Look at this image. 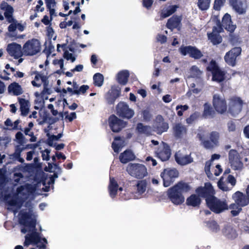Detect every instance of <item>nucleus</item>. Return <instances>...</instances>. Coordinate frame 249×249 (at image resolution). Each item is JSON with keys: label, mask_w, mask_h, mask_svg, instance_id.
<instances>
[{"label": "nucleus", "mask_w": 249, "mask_h": 249, "mask_svg": "<svg viewBox=\"0 0 249 249\" xmlns=\"http://www.w3.org/2000/svg\"><path fill=\"white\" fill-rule=\"evenodd\" d=\"M120 91L116 88H111L107 93L106 99L109 105H112L120 96Z\"/></svg>", "instance_id": "25"}, {"label": "nucleus", "mask_w": 249, "mask_h": 249, "mask_svg": "<svg viewBox=\"0 0 249 249\" xmlns=\"http://www.w3.org/2000/svg\"><path fill=\"white\" fill-rule=\"evenodd\" d=\"M211 0H197V6L202 11L207 10L210 7Z\"/></svg>", "instance_id": "38"}, {"label": "nucleus", "mask_w": 249, "mask_h": 249, "mask_svg": "<svg viewBox=\"0 0 249 249\" xmlns=\"http://www.w3.org/2000/svg\"><path fill=\"white\" fill-rule=\"evenodd\" d=\"M136 130L140 134H145L147 136L151 135L150 127L148 125H144L143 124L141 123L137 124Z\"/></svg>", "instance_id": "34"}, {"label": "nucleus", "mask_w": 249, "mask_h": 249, "mask_svg": "<svg viewBox=\"0 0 249 249\" xmlns=\"http://www.w3.org/2000/svg\"><path fill=\"white\" fill-rule=\"evenodd\" d=\"M83 65L82 64H79L78 65H76L75 67L71 70V71L74 72V71H78L80 72L82 71L83 70Z\"/></svg>", "instance_id": "63"}, {"label": "nucleus", "mask_w": 249, "mask_h": 249, "mask_svg": "<svg viewBox=\"0 0 249 249\" xmlns=\"http://www.w3.org/2000/svg\"><path fill=\"white\" fill-rule=\"evenodd\" d=\"M228 128L229 131H234L236 129L235 124L232 121H230L228 123Z\"/></svg>", "instance_id": "60"}, {"label": "nucleus", "mask_w": 249, "mask_h": 249, "mask_svg": "<svg viewBox=\"0 0 249 249\" xmlns=\"http://www.w3.org/2000/svg\"><path fill=\"white\" fill-rule=\"evenodd\" d=\"M226 1V0H214L213 8L215 10L219 11L220 10Z\"/></svg>", "instance_id": "46"}, {"label": "nucleus", "mask_w": 249, "mask_h": 249, "mask_svg": "<svg viewBox=\"0 0 249 249\" xmlns=\"http://www.w3.org/2000/svg\"><path fill=\"white\" fill-rule=\"evenodd\" d=\"M40 79L41 80V81L44 85V91L48 90V89L47 88V87L48 86L49 84L48 77L42 74Z\"/></svg>", "instance_id": "52"}, {"label": "nucleus", "mask_w": 249, "mask_h": 249, "mask_svg": "<svg viewBox=\"0 0 249 249\" xmlns=\"http://www.w3.org/2000/svg\"><path fill=\"white\" fill-rule=\"evenodd\" d=\"M191 73L193 77L199 78L202 74V71L196 66H193L190 69Z\"/></svg>", "instance_id": "43"}, {"label": "nucleus", "mask_w": 249, "mask_h": 249, "mask_svg": "<svg viewBox=\"0 0 249 249\" xmlns=\"http://www.w3.org/2000/svg\"><path fill=\"white\" fill-rule=\"evenodd\" d=\"M31 218V214L28 212L22 213L19 218V221L20 224L32 229L31 232L28 233L25 236L24 246L36 245L39 249H47L46 247V244L48 243L47 239L45 237L41 238L40 233L36 231V220L32 219L30 221H28Z\"/></svg>", "instance_id": "1"}, {"label": "nucleus", "mask_w": 249, "mask_h": 249, "mask_svg": "<svg viewBox=\"0 0 249 249\" xmlns=\"http://www.w3.org/2000/svg\"><path fill=\"white\" fill-rule=\"evenodd\" d=\"M50 150L46 149L42 153V158L43 160L48 161L50 160Z\"/></svg>", "instance_id": "53"}, {"label": "nucleus", "mask_w": 249, "mask_h": 249, "mask_svg": "<svg viewBox=\"0 0 249 249\" xmlns=\"http://www.w3.org/2000/svg\"><path fill=\"white\" fill-rule=\"evenodd\" d=\"M243 133L245 136L247 138L249 139V124L244 127L243 129Z\"/></svg>", "instance_id": "64"}, {"label": "nucleus", "mask_w": 249, "mask_h": 249, "mask_svg": "<svg viewBox=\"0 0 249 249\" xmlns=\"http://www.w3.org/2000/svg\"><path fill=\"white\" fill-rule=\"evenodd\" d=\"M111 147L114 151L116 153H118L119 152L120 149L121 147L120 144L115 142H112Z\"/></svg>", "instance_id": "56"}, {"label": "nucleus", "mask_w": 249, "mask_h": 249, "mask_svg": "<svg viewBox=\"0 0 249 249\" xmlns=\"http://www.w3.org/2000/svg\"><path fill=\"white\" fill-rule=\"evenodd\" d=\"M59 120V118L58 117L50 116L48 114L45 113L43 115L42 121L40 122L39 124H42L44 123H47L49 125H51L58 122Z\"/></svg>", "instance_id": "33"}, {"label": "nucleus", "mask_w": 249, "mask_h": 249, "mask_svg": "<svg viewBox=\"0 0 249 249\" xmlns=\"http://www.w3.org/2000/svg\"><path fill=\"white\" fill-rule=\"evenodd\" d=\"M189 108V106L187 105H178L176 107V109L177 111V115L179 117L182 116L183 114V112L187 110Z\"/></svg>", "instance_id": "45"}, {"label": "nucleus", "mask_w": 249, "mask_h": 249, "mask_svg": "<svg viewBox=\"0 0 249 249\" xmlns=\"http://www.w3.org/2000/svg\"><path fill=\"white\" fill-rule=\"evenodd\" d=\"M197 136L199 140L201 141L203 146L206 149H212L215 146L211 140H203L202 136L200 134H198Z\"/></svg>", "instance_id": "40"}, {"label": "nucleus", "mask_w": 249, "mask_h": 249, "mask_svg": "<svg viewBox=\"0 0 249 249\" xmlns=\"http://www.w3.org/2000/svg\"><path fill=\"white\" fill-rule=\"evenodd\" d=\"M136 186L138 193L140 194H143L146 190V183L144 180L138 181Z\"/></svg>", "instance_id": "42"}, {"label": "nucleus", "mask_w": 249, "mask_h": 249, "mask_svg": "<svg viewBox=\"0 0 249 249\" xmlns=\"http://www.w3.org/2000/svg\"><path fill=\"white\" fill-rule=\"evenodd\" d=\"M212 73V80L217 83L223 82L226 78L227 71L222 70L214 60H212L206 68Z\"/></svg>", "instance_id": "4"}, {"label": "nucleus", "mask_w": 249, "mask_h": 249, "mask_svg": "<svg viewBox=\"0 0 249 249\" xmlns=\"http://www.w3.org/2000/svg\"><path fill=\"white\" fill-rule=\"evenodd\" d=\"M155 128L158 134H161L167 131L169 128L168 124L163 121L159 122L156 124Z\"/></svg>", "instance_id": "35"}, {"label": "nucleus", "mask_w": 249, "mask_h": 249, "mask_svg": "<svg viewBox=\"0 0 249 249\" xmlns=\"http://www.w3.org/2000/svg\"><path fill=\"white\" fill-rule=\"evenodd\" d=\"M244 101L238 96H234L229 99L228 109L227 112L232 116H236L242 111Z\"/></svg>", "instance_id": "7"}, {"label": "nucleus", "mask_w": 249, "mask_h": 249, "mask_svg": "<svg viewBox=\"0 0 249 249\" xmlns=\"http://www.w3.org/2000/svg\"><path fill=\"white\" fill-rule=\"evenodd\" d=\"M246 194L237 191L232 195V197L238 206L242 208L249 204V184L246 189Z\"/></svg>", "instance_id": "18"}, {"label": "nucleus", "mask_w": 249, "mask_h": 249, "mask_svg": "<svg viewBox=\"0 0 249 249\" xmlns=\"http://www.w3.org/2000/svg\"><path fill=\"white\" fill-rule=\"evenodd\" d=\"M196 194L199 197L205 199L206 204L207 200L210 199L215 195V191L210 182H206L204 186H199L195 191Z\"/></svg>", "instance_id": "13"}, {"label": "nucleus", "mask_w": 249, "mask_h": 249, "mask_svg": "<svg viewBox=\"0 0 249 249\" xmlns=\"http://www.w3.org/2000/svg\"><path fill=\"white\" fill-rule=\"evenodd\" d=\"M201 199L198 195L192 194L187 198L186 204L188 206L198 208L201 203Z\"/></svg>", "instance_id": "23"}, {"label": "nucleus", "mask_w": 249, "mask_h": 249, "mask_svg": "<svg viewBox=\"0 0 249 249\" xmlns=\"http://www.w3.org/2000/svg\"><path fill=\"white\" fill-rule=\"evenodd\" d=\"M118 187L119 185L114 178L110 177L108 191L109 195L112 198L116 196Z\"/></svg>", "instance_id": "31"}, {"label": "nucleus", "mask_w": 249, "mask_h": 249, "mask_svg": "<svg viewBox=\"0 0 249 249\" xmlns=\"http://www.w3.org/2000/svg\"><path fill=\"white\" fill-rule=\"evenodd\" d=\"M181 18L177 16H173L169 18L166 23V27L168 29L173 30L178 28L181 22Z\"/></svg>", "instance_id": "28"}, {"label": "nucleus", "mask_w": 249, "mask_h": 249, "mask_svg": "<svg viewBox=\"0 0 249 249\" xmlns=\"http://www.w3.org/2000/svg\"><path fill=\"white\" fill-rule=\"evenodd\" d=\"M207 207L215 213H220L228 209V205L226 200H222L214 196L207 200Z\"/></svg>", "instance_id": "5"}, {"label": "nucleus", "mask_w": 249, "mask_h": 249, "mask_svg": "<svg viewBox=\"0 0 249 249\" xmlns=\"http://www.w3.org/2000/svg\"><path fill=\"white\" fill-rule=\"evenodd\" d=\"M16 139L19 144L22 145L24 143L25 137L21 132L19 131L16 133Z\"/></svg>", "instance_id": "47"}, {"label": "nucleus", "mask_w": 249, "mask_h": 249, "mask_svg": "<svg viewBox=\"0 0 249 249\" xmlns=\"http://www.w3.org/2000/svg\"><path fill=\"white\" fill-rule=\"evenodd\" d=\"M153 2V0H142V4L143 7L149 10L151 8Z\"/></svg>", "instance_id": "49"}, {"label": "nucleus", "mask_w": 249, "mask_h": 249, "mask_svg": "<svg viewBox=\"0 0 249 249\" xmlns=\"http://www.w3.org/2000/svg\"><path fill=\"white\" fill-rule=\"evenodd\" d=\"M18 101L20 105V115L25 117L27 116L29 112L30 102L28 100L22 98H18Z\"/></svg>", "instance_id": "26"}, {"label": "nucleus", "mask_w": 249, "mask_h": 249, "mask_svg": "<svg viewBox=\"0 0 249 249\" xmlns=\"http://www.w3.org/2000/svg\"><path fill=\"white\" fill-rule=\"evenodd\" d=\"M54 50V47L52 45V44L50 42L48 47H46L45 49L44 50L43 52L46 54L47 56L50 55L52 52Z\"/></svg>", "instance_id": "50"}, {"label": "nucleus", "mask_w": 249, "mask_h": 249, "mask_svg": "<svg viewBox=\"0 0 249 249\" xmlns=\"http://www.w3.org/2000/svg\"><path fill=\"white\" fill-rule=\"evenodd\" d=\"M175 160L177 163L180 165H185L193 162V158L191 154H184L180 150L175 153Z\"/></svg>", "instance_id": "20"}, {"label": "nucleus", "mask_w": 249, "mask_h": 249, "mask_svg": "<svg viewBox=\"0 0 249 249\" xmlns=\"http://www.w3.org/2000/svg\"><path fill=\"white\" fill-rule=\"evenodd\" d=\"M89 89V86L88 85H83L81 86L78 90H77L78 93H76L77 95H78L80 93L84 94L86 93V91Z\"/></svg>", "instance_id": "55"}, {"label": "nucleus", "mask_w": 249, "mask_h": 249, "mask_svg": "<svg viewBox=\"0 0 249 249\" xmlns=\"http://www.w3.org/2000/svg\"><path fill=\"white\" fill-rule=\"evenodd\" d=\"M52 18H51V19H49V17L47 15H45L43 17V18L42 19L41 21L43 22L45 25H48L50 23V21L52 20Z\"/></svg>", "instance_id": "62"}, {"label": "nucleus", "mask_w": 249, "mask_h": 249, "mask_svg": "<svg viewBox=\"0 0 249 249\" xmlns=\"http://www.w3.org/2000/svg\"><path fill=\"white\" fill-rule=\"evenodd\" d=\"M173 134L177 139H181L187 133V128L181 123L176 124L173 127Z\"/></svg>", "instance_id": "22"}, {"label": "nucleus", "mask_w": 249, "mask_h": 249, "mask_svg": "<svg viewBox=\"0 0 249 249\" xmlns=\"http://www.w3.org/2000/svg\"><path fill=\"white\" fill-rule=\"evenodd\" d=\"M157 39L161 43H164L167 41V37L165 35L159 34L158 36Z\"/></svg>", "instance_id": "61"}, {"label": "nucleus", "mask_w": 249, "mask_h": 249, "mask_svg": "<svg viewBox=\"0 0 249 249\" xmlns=\"http://www.w3.org/2000/svg\"><path fill=\"white\" fill-rule=\"evenodd\" d=\"M155 156L161 161L168 160L171 156V149L168 143L162 142L154 151Z\"/></svg>", "instance_id": "9"}, {"label": "nucleus", "mask_w": 249, "mask_h": 249, "mask_svg": "<svg viewBox=\"0 0 249 249\" xmlns=\"http://www.w3.org/2000/svg\"><path fill=\"white\" fill-rule=\"evenodd\" d=\"M232 23L231 15L228 13L225 14L222 18V22L218 20L216 22L217 26L213 27L212 32L207 33L209 40L213 45L220 44L222 42L223 38L220 35V33L224 32L223 28L227 31L232 33L236 27V25Z\"/></svg>", "instance_id": "2"}, {"label": "nucleus", "mask_w": 249, "mask_h": 249, "mask_svg": "<svg viewBox=\"0 0 249 249\" xmlns=\"http://www.w3.org/2000/svg\"><path fill=\"white\" fill-rule=\"evenodd\" d=\"M200 116V113L197 111H195L191 114L188 118H186V122L188 124H192L196 121H197Z\"/></svg>", "instance_id": "39"}, {"label": "nucleus", "mask_w": 249, "mask_h": 249, "mask_svg": "<svg viewBox=\"0 0 249 249\" xmlns=\"http://www.w3.org/2000/svg\"><path fill=\"white\" fill-rule=\"evenodd\" d=\"M209 227L213 229V231H217L219 229V226L217 222L215 221H213L210 223Z\"/></svg>", "instance_id": "59"}, {"label": "nucleus", "mask_w": 249, "mask_h": 249, "mask_svg": "<svg viewBox=\"0 0 249 249\" xmlns=\"http://www.w3.org/2000/svg\"><path fill=\"white\" fill-rule=\"evenodd\" d=\"M64 57L68 60H71V62H73L75 60V57L73 56V54L69 53L67 51L64 52Z\"/></svg>", "instance_id": "51"}, {"label": "nucleus", "mask_w": 249, "mask_h": 249, "mask_svg": "<svg viewBox=\"0 0 249 249\" xmlns=\"http://www.w3.org/2000/svg\"><path fill=\"white\" fill-rule=\"evenodd\" d=\"M180 53L183 56L188 55L195 60L200 59L203 54L201 51L196 46L181 45L178 49Z\"/></svg>", "instance_id": "10"}, {"label": "nucleus", "mask_w": 249, "mask_h": 249, "mask_svg": "<svg viewBox=\"0 0 249 249\" xmlns=\"http://www.w3.org/2000/svg\"><path fill=\"white\" fill-rule=\"evenodd\" d=\"M230 5L232 9L240 15L244 14L246 10L243 7V2L240 0H229Z\"/></svg>", "instance_id": "27"}, {"label": "nucleus", "mask_w": 249, "mask_h": 249, "mask_svg": "<svg viewBox=\"0 0 249 249\" xmlns=\"http://www.w3.org/2000/svg\"><path fill=\"white\" fill-rule=\"evenodd\" d=\"M6 50L10 56L16 59H18L24 55L21 46L16 43L9 44Z\"/></svg>", "instance_id": "19"}, {"label": "nucleus", "mask_w": 249, "mask_h": 249, "mask_svg": "<svg viewBox=\"0 0 249 249\" xmlns=\"http://www.w3.org/2000/svg\"><path fill=\"white\" fill-rule=\"evenodd\" d=\"M213 106L215 111L219 114H223L227 111L226 101L219 94H215L213 95Z\"/></svg>", "instance_id": "16"}, {"label": "nucleus", "mask_w": 249, "mask_h": 249, "mask_svg": "<svg viewBox=\"0 0 249 249\" xmlns=\"http://www.w3.org/2000/svg\"><path fill=\"white\" fill-rule=\"evenodd\" d=\"M8 91L10 93L14 95L18 96L22 94L23 92L22 89L18 83L13 82L10 84L8 87Z\"/></svg>", "instance_id": "29"}, {"label": "nucleus", "mask_w": 249, "mask_h": 249, "mask_svg": "<svg viewBox=\"0 0 249 249\" xmlns=\"http://www.w3.org/2000/svg\"><path fill=\"white\" fill-rule=\"evenodd\" d=\"M204 109L202 116L204 118H213L215 115V111L210 104L206 103L204 104Z\"/></svg>", "instance_id": "32"}, {"label": "nucleus", "mask_w": 249, "mask_h": 249, "mask_svg": "<svg viewBox=\"0 0 249 249\" xmlns=\"http://www.w3.org/2000/svg\"><path fill=\"white\" fill-rule=\"evenodd\" d=\"M191 188L189 183L182 180L179 181L168 189V198L174 205H180L185 201L183 194L188 193Z\"/></svg>", "instance_id": "3"}, {"label": "nucleus", "mask_w": 249, "mask_h": 249, "mask_svg": "<svg viewBox=\"0 0 249 249\" xmlns=\"http://www.w3.org/2000/svg\"><path fill=\"white\" fill-rule=\"evenodd\" d=\"M229 161L231 168L234 170H241L243 167V163L237 151L231 149L229 152Z\"/></svg>", "instance_id": "14"}, {"label": "nucleus", "mask_w": 249, "mask_h": 249, "mask_svg": "<svg viewBox=\"0 0 249 249\" xmlns=\"http://www.w3.org/2000/svg\"><path fill=\"white\" fill-rule=\"evenodd\" d=\"M117 114L123 119H130L134 115V111L129 108L128 105L124 102H120L116 106Z\"/></svg>", "instance_id": "15"}, {"label": "nucleus", "mask_w": 249, "mask_h": 249, "mask_svg": "<svg viewBox=\"0 0 249 249\" xmlns=\"http://www.w3.org/2000/svg\"><path fill=\"white\" fill-rule=\"evenodd\" d=\"M76 118V114L74 112L71 113L70 115H67L65 116V119L68 120L69 122H72L74 119H75Z\"/></svg>", "instance_id": "58"}, {"label": "nucleus", "mask_w": 249, "mask_h": 249, "mask_svg": "<svg viewBox=\"0 0 249 249\" xmlns=\"http://www.w3.org/2000/svg\"><path fill=\"white\" fill-rule=\"evenodd\" d=\"M179 173L176 169H164L160 174V177L163 180V185L167 187L170 186L178 178Z\"/></svg>", "instance_id": "11"}, {"label": "nucleus", "mask_w": 249, "mask_h": 249, "mask_svg": "<svg viewBox=\"0 0 249 249\" xmlns=\"http://www.w3.org/2000/svg\"><path fill=\"white\" fill-rule=\"evenodd\" d=\"M108 124L113 132H119L127 125V123L112 114L108 118Z\"/></svg>", "instance_id": "17"}, {"label": "nucleus", "mask_w": 249, "mask_h": 249, "mask_svg": "<svg viewBox=\"0 0 249 249\" xmlns=\"http://www.w3.org/2000/svg\"><path fill=\"white\" fill-rule=\"evenodd\" d=\"M219 137V133L217 131H213L210 134V139L216 146L218 145Z\"/></svg>", "instance_id": "41"}, {"label": "nucleus", "mask_w": 249, "mask_h": 249, "mask_svg": "<svg viewBox=\"0 0 249 249\" xmlns=\"http://www.w3.org/2000/svg\"><path fill=\"white\" fill-rule=\"evenodd\" d=\"M136 157L133 152L130 149H126L119 155V160L121 163H126L135 160Z\"/></svg>", "instance_id": "24"}, {"label": "nucleus", "mask_w": 249, "mask_h": 249, "mask_svg": "<svg viewBox=\"0 0 249 249\" xmlns=\"http://www.w3.org/2000/svg\"><path fill=\"white\" fill-rule=\"evenodd\" d=\"M93 84L94 86L101 87L103 84L104 76L100 73H96L93 75Z\"/></svg>", "instance_id": "37"}, {"label": "nucleus", "mask_w": 249, "mask_h": 249, "mask_svg": "<svg viewBox=\"0 0 249 249\" xmlns=\"http://www.w3.org/2000/svg\"><path fill=\"white\" fill-rule=\"evenodd\" d=\"M47 8H50L52 7H54L56 5L55 0H45Z\"/></svg>", "instance_id": "57"}, {"label": "nucleus", "mask_w": 249, "mask_h": 249, "mask_svg": "<svg viewBox=\"0 0 249 249\" xmlns=\"http://www.w3.org/2000/svg\"><path fill=\"white\" fill-rule=\"evenodd\" d=\"M229 42L232 46H235L240 42L239 38L234 35L230 34L229 38Z\"/></svg>", "instance_id": "48"}, {"label": "nucleus", "mask_w": 249, "mask_h": 249, "mask_svg": "<svg viewBox=\"0 0 249 249\" xmlns=\"http://www.w3.org/2000/svg\"><path fill=\"white\" fill-rule=\"evenodd\" d=\"M178 7V6L176 5H172L169 6V8L166 10L162 11L160 14V18L163 19L169 17L176 11Z\"/></svg>", "instance_id": "36"}, {"label": "nucleus", "mask_w": 249, "mask_h": 249, "mask_svg": "<svg viewBox=\"0 0 249 249\" xmlns=\"http://www.w3.org/2000/svg\"><path fill=\"white\" fill-rule=\"evenodd\" d=\"M0 9L4 11V15L9 23L14 22L15 19L13 17L14 13V8L9 5L7 2L2 1L0 5Z\"/></svg>", "instance_id": "21"}, {"label": "nucleus", "mask_w": 249, "mask_h": 249, "mask_svg": "<svg viewBox=\"0 0 249 249\" xmlns=\"http://www.w3.org/2000/svg\"><path fill=\"white\" fill-rule=\"evenodd\" d=\"M126 171L130 176L139 179H142L147 175L146 167L140 163H129L126 167Z\"/></svg>", "instance_id": "6"}, {"label": "nucleus", "mask_w": 249, "mask_h": 249, "mask_svg": "<svg viewBox=\"0 0 249 249\" xmlns=\"http://www.w3.org/2000/svg\"><path fill=\"white\" fill-rule=\"evenodd\" d=\"M227 182L230 183L232 187L236 184V180L233 176L231 175H229L227 178Z\"/></svg>", "instance_id": "54"}, {"label": "nucleus", "mask_w": 249, "mask_h": 249, "mask_svg": "<svg viewBox=\"0 0 249 249\" xmlns=\"http://www.w3.org/2000/svg\"><path fill=\"white\" fill-rule=\"evenodd\" d=\"M129 77V72L128 70H122L120 71L117 75L118 82L122 85H125Z\"/></svg>", "instance_id": "30"}, {"label": "nucleus", "mask_w": 249, "mask_h": 249, "mask_svg": "<svg viewBox=\"0 0 249 249\" xmlns=\"http://www.w3.org/2000/svg\"><path fill=\"white\" fill-rule=\"evenodd\" d=\"M40 43L36 38L29 39L23 46V52L25 56H33L40 51Z\"/></svg>", "instance_id": "8"}, {"label": "nucleus", "mask_w": 249, "mask_h": 249, "mask_svg": "<svg viewBox=\"0 0 249 249\" xmlns=\"http://www.w3.org/2000/svg\"><path fill=\"white\" fill-rule=\"evenodd\" d=\"M224 178L223 177H221L220 179L217 182V186L218 188L223 191H229L231 190V188H230L227 186L226 183L223 181Z\"/></svg>", "instance_id": "44"}, {"label": "nucleus", "mask_w": 249, "mask_h": 249, "mask_svg": "<svg viewBox=\"0 0 249 249\" xmlns=\"http://www.w3.org/2000/svg\"><path fill=\"white\" fill-rule=\"evenodd\" d=\"M242 53L240 47H235L227 52L224 57L225 62L230 66L234 67L237 64V59Z\"/></svg>", "instance_id": "12"}]
</instances>
